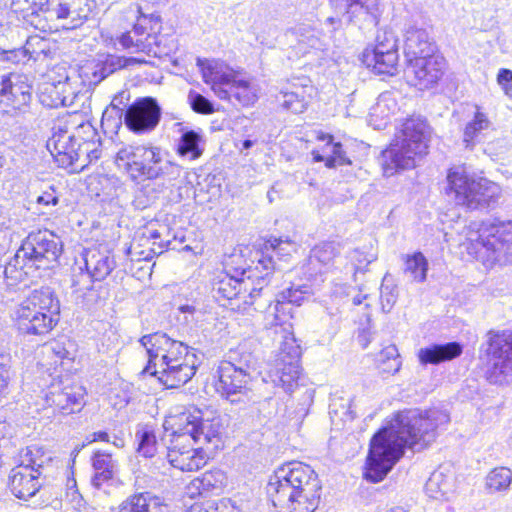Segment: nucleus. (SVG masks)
Wrapping results in <instances>:
<instances>
[{
  "label": "nucleus",
  "mask_w": 512,
  "mask_h": 512,
  "mask_svg": "<svg viewBox=\"0 0 512 512\" xmlns=\"http://www.w3.org/2000/svg\"><path fill=\"white\" fill-rule=\"evenodd\" d=\"M27 60L24 48L4 50L0 48V61L5 63L20 64Z\"/></svg>",
  "instance_id": "60"
},
{
  "label": "nucleus",
  "mask_w": 512,
  "mask_h": 512,
  "mask_svg": "<svg viewBox=\"0 0 512 512\" xmlns=\"http://www.w3.org/2000/svg\"><path fill=\"white\" fill-rule=\"evenodd\" d=\"M217 377L216 391L231 403L241 401V396L246 393L250 380L248 365L222 361L217 369Z\"/></svg>",
  "instance_id": "17"
},
{
  "label": "nucleus",
  "mask_w": 512,
  "mask_h": 512,
  "mask_svg": "<svg viewBox=\"0 0 512 512\" xmlns=\"http://www.w3.org/2000/svg\"><path fill=\"white\" fill-rule=\"evenodd\" d=\"M397 296L396 286L391 283L388 276H385L380 287V299L384 312H390L393 305L396 303Z\"/></svg>",
  "instance_id": "56"
},
{
  "label": "nucleus",
  "mask_w": 512,
  "mask_h": 512,
  "mask_svg": "<svg viewBox=\"0 0 512 512\" xmlns=\"http://www.w3.org/2000/svg\"><path fill=\"white\" fill-rule=\"evenodd\" d=\"M398 59L397 38L388 29L379 30L375 45L367 47L362 54L363 63L377 74L393 75L397 70Z\"/></svg>",
  "instance_id": "14"
},
{
  "label": "nucleus",
  "mask_w": 512,
  "mask_h": 512,
  "mask_svg": "<svg viewBox=\"0 0 512 512\" xmlns=\"http://www.w3.org/2000/svg\"><path fill=\"white\" fill-rule=\"evenodd\" d=\"M339 254L338 246L333 242H325L317 245L312 250L311 260H315L323 265H330Z\"/></svg>",
  "instance_id": "53"
},
{
  "label": "nucleus",
  "mask_w": 512,
  "mask_h": 512,
  "mask_svg": "<svg viewBox=\"0 0 512 512\" xmlns=\"http://www.w3.org/2000/svg\"><path fill=\"white\" fill-rule=\"evenodd\" d=\"M73 296L77 304L84 309L90 310L100 300V293L94 286L90 275L80 271L72 279Z\"/></svg>",
  "instance_id": "28"
},
{
  "label": "nucleus",
  "mask_w": 512,
  "mask_h": 512,
  "mask_svg": "<svg viewBox=\"0 0 512 512\" xmlns=\"http://www.w3.org/2000/svg\"><path fill=\"white\" fill-rule=\"evenodd\" d=\"M71 341L61 342L52 341L44 345L43 352L51 359L54 360L53 364L57 365L58 362L62 363L64 360H72L73 354L71 349L73 348Z\"/></svg>",
  "instance_id": "49"
},
{
  "label": "nucleus",
  "mask_w": 512,
  "mask_h": 512,
  "mask_svg": "<svg viewBox=\"0 0 512 512\" xmlns=\"http://www.w3.org/2000/svg\"><path fill=\"white\" fill-rule=\"evenodd\" d=\"M19 465L33 468L34 472L41 473L42 469L52 461L51 454L42 446H28L20 455Z\"/></svg>",
  "instance_id": "40"
},
{
  "label": "nucleus",
  "mask_w": 512,
  "mask_h": 512,
  "mask_svg": "<svg viewBox=\"0 0 512 512\" xmlns=\"http://www.w3.org/2000/svg\"><path fill=\"white\" fill-rule=\"evenodd\" d=\"M92 466L95 471L91 479L94 487L100 488L104 483L110 481L116 472V462L110 453L96 451L92 456Z\"/></svg>",
  "instance_id": "37"
},
{
  "label": "nucleus",
  "mask_w": 512,
  "mask_h": 512,
  "mask_svg": "<svg viewBox=\"0 0 512 512\" xmlns=\"http://www.w3.org/2000/svg\"><path fill=\"white\" fill-rule=\"evenodd\" d=\"M425 490L431 498L449 500L455 490L454 474L442 468L434 471L426 482Z\"/></svg>",
  "instance_id": "30"
},
{
  "label": "nucleus",
  "mask_w": 512,
  "mask_h": 512,
  "mask_svg": "<svg viewBox=\"0 0 512 512\" xmlns=\"http://www.w3.org/2000/svg\"><path fill=\"white\" fill-rule=\"evenodd\" d=\"M129 101L130 92L128 90H122L113 97L107 108H115V110H119V112L125 114L126 109L130 106Z\"/></svg>",
  "instance_id": "61"
},
{
  "label": "nucleus",
  "mask_w": 512,
  "mask_h": 512,
  "mask_svg": "<svg viewBox=\"0 0 512 512\" xmlns=\"http://www.w3.org/2000/svg\"><path fill=\"white\" fill-rule=\"evenodd\" d=\"M161 119V108L152 97L139 98L125 111L124 123L135 134L153 131Z\"/></svg>",
  "instance_id": "19"
},
{
  "label": "nucleus",
  "mask_w": 512,
  "mask_h": 512,
  "mask_svg": "<svg viewBox=\"0 0 512 512\" xmlns=\"http://www.w3.org/2000/svg\"><path fill=\"white\" fill-rule=\"evenodd\" d=\"M351 291L352 288L346 284H333L329 288L327 298L321 300L329 315L339 313L340 306L346 302Z\"/></svg>",
  "instance_id": "42"
},
{
  "label": "nucleus",
  "mask_w": 512,
  "mask_h": 512,
  "mask_svg": "<svg viewBox=\"0 0 512 512\" xmlns=\"http://www.w3.org/2000/svg\"><path fill=\"white\" fill-rule=\"evenodd\" d=\"M115 163L137 182L174 177L180 172L160 147L150 144L124 145L117 151Z\"/></svg>",
  "instance_id": "5"
},
{
  "label": "nucleus",
  "mask_w": 512,
  "mask_h": 512,
  "mask_svg": "<svg viewBox=\"0 0 512 512\" xmlns=\"http://www.w3.org/2000/svg\"><path fill=\"white\" fill-rule=\"evenodd\" d=\"M296 34L300 50L306 52V48L321 49V41L313 29L301 26L296 29Z\"/></svg>",
  "instance_id": "55"
},
{
  "label": "nucleus",
  "mask_w": 512,
  "mask_h": 512,
  "mask_svg": "<svg viewBox=\"0 0 512 512\" xmlns=\"http://www.w3.org/2000/svg\"><path fill=\"white\" fill-rule=\"evenodd\" d=\"M149 39H154L150 34L145 38V40L141 38H136L131 35V33H125L120 37V44L126 48L135 47L136 51L149 52L151 42H148Z\"/></svg>",
  "instance_id": "59"
},
{
  "label": "nucleus",
  "mask_w": 512,
  "mask_h": 512,
  "mask_svg": "<svg viewBox=\"0 0 512 512\" xmlns=\"http://www.w3.org/2000/svg\"><path fill=\"white\" fill-rule=\"evenodd\" d=\"M59 310L50 288L34 290L15 311L17 328L25 335H45L57 324Z\"/></svg>",
  "instance_id": "8"
},
{
  "label": "nucleus",
  "mask_w": 512,
  "mask_h": 512,
  "mask_svg": "<svg viewBox=\"0 0 512 512\" xmlns=\"http://www.w3.org/2000/svg\"><path fill=\"white\" fill-rule=\"evenodd\" d=\"M202 78L220 99H227L226 87L231 83L236 72L222 61L197 58Z\"/></svg>",
  "instance_id": "23"
},
{
  "label": "nucleus",
  "mask_w": 512,
  "mask_h": 512,
  "mask_svg": "<svg viewBox=\"0 0 512 512\" xmlns=\"http://www.w3.org/2000/svg\"><path fill=\"white\" fill-rule=\"evenodd\" d=\"M428 262L421 252L407 256L405 260L404 273L416 282L426 280Z\"/></svg>",
  "instance_id": "44"
},
{
  "label": "nucleus",
  "mask_w": 512,
  "mask_h": 512,
  "mask_svg": "<svg viewBox=\"0 0 512 512\" xmlns=\"http://www.w3.org/2000/svg\"><path fill=\"white\" fill-rule=\"evenodd\" d=\"M59 202V198L56 195V191L53 187H50L49 190L44 191L41 195L37 197L36 203L44 206H55Z\"/></svg>",
  "instance_id": "62"
},
{
  "label": "nucleus",
  "mask_w": 512,
  "mask_h": 512,
  "mask_svg": "<svg viewBox=\"0 0 512 512\" xmlns=\"http://www.w3.org/2000/svg\"><path fill=\"white\" fill-rule=\"evenodd\" d=\"M445 60L442 56L408 58L405 76L410 85L420 90L432 88L442 78L445 70Z\"/></svg>",
  "instance_id": "18"
},
{
  "label": "nucleus",
  "mask_w": 512,
  "mask_h": 512,
  "mask_svg": "<svg viewBox=\"0 0 512 512\" xmlns=\"http://www.w3.org/2000/svg\"><path fill=\"white\" fill-rule=\"evenodd\" d=\"M145 61L136 57H124L117 55H107L104 60L97 63L92 75L96 82H101L114 72L135 64H141Z\"/></svg>",
  "instance_id": "35"
},
{
  "label": "nucleus",
  "mask_w": 512,
  "mask_h": 512,
  "mask_svg": "<svg viewBox=\"0 0 512 512\" xmlns=\"http://www.w3.org/2000/svg\"><path fill=\"white\" fill-rule=\"evenodd\" d=\"M265 313L267 325L283 326L288 324L289 328H291V324L288 321L292 318V307L279 295L276 296L273 303H269Z\"/></svg>",
  "instance_id": "41"
},
{
  "label": "nucleus",
  "mask_w": 512,
  "mask_h": 512,
  "mask_svg": "<svg viewBox=\"0 0 512 512\" xmlns=\"http://www.w3.org/2000/svg\"><path fill=\"white\" fill-rule=\"evenodd\" d=\"M225 475L221 470H211L202 474L201 477L194 479L189 489H195L199 494L220 489L225 482Z\"/></svg>",
  "instance_id": "43"
},
{
  "label": "nucleus",
  "mask_w": 512,
  "mask_h": 512,
  "mask_svg": "<svg viewBox=\"0 0 512 512\" xmlns=\"http://www.w3.org/2000/svg\"><path fill=\"white\" fill-rule=\"evenodd\" d=\"M25 268L30 269L24 265L22 258L17 259V253L14 257L4 266L3 276L8 287H14L20 282L24 281L28 275V271Z\"/></svg>",
  "instance_id": "45"
},
{
  "label": "nucleus",
  "mask_w": 512,
  "mask_h": 512,
  "mask_svg": "<svg viewBox=\"0 0 512 512\" xmlns=\"http://www.w3.org/2000/svg\"><path fill=\"white\" fill-rule=\"evenodd\" d=\"M512 481V472L506 467L493 469L486 477V488L491 492L506 490Z\"/></svg>",
  "instance_id": "48"
},
{
  "label": "nucleus",
  "mask_w": 512,
  "mask_h": 512,
  "mask_svg": "<svg viewBox=\"0 0 512 512\" xmlns=\"http://www.w3.org/2000/svg\"><path fill=\"white\" fill-rule=\"evenodd\" d=\"M435 45L426 29L410 24L404 33V54L408 58L434 55Z\"/></svg>",
  "instance_id": "26"
},
{
  "label": "nucleus",
  "mask_w": 512,
  "mask_h": 512,
  "mask_svg": "<svg viewBox=\"0 0 512 512\" xmlns=\"http://www.w3.org/2000/svg\"><path fill=\"white\" fill-rule=\"evenodd\" d=\"M314 290L311 285L292 284L289 288L283 290L278 295L290 305L300 306L303 301L307 300L310 296L314 295Z\"/></svg>",
  "instance_id": "51"
},
{
  "label": "nucleus",
  "mask_w": 512,
  "mask_h": 512,
  "mask_svg": "<svg viewBox=\"0 0 512 512\" xmlns=\"http://www.w3.org/2000/svg\"><path fill=\"white\" fill-rule=\"evenodd\" d=\"M492 123L488 116L480 111L476 110L473 119L469 121L464 129L463 142L466 148L472 149L474 145L480 140V136L486 130L491 127Z\"/></svg>",
  "instance_id": "39"
},
{
  "label": "nucleus",
  "mask_w": 512,
  "mask_h": 512,
  "mask_svg": "<svg viewBox=\"0 0 512 512\" xmlns=\"http://www.w3.org/2000/svg\"><path fill=\"white\" fill-rule=\"evenodd\" d=\"M188 101L193 111L200 114H212L215 109L213 103L200 93L191 90Z\"/></svg>",
  "instance_id": "57"
},
{
  "label": "nucleus",
  "mask_w": 512,
  "mask_h": 512,
  "mask_svg": "<svg viewBox=\"0 0 512 512\" xmlns=\"http://www.w3.org/2000/svg\"><path fill=\"white\" fill-rule=\"evenodd\" d=\"M164 429L161 441L167 449V460L174 468L191 472L206 465L208 455L202 447L195 448L194 445L211 443L217 434L200 411L171 416L165 421Z\"/></svg>",
  "instance_id": "2"
},
{
  "label": "nucleus",
  "mask_w": 512,
  "mask_h": 512,
  "mask_svg": "<svg viewBox=\"0 0 512 512\" xmlns=\"http://www.w3.org/2000/svg\"><path fill=\"white\" fill-rule=\"evenodd\" d=\"M40 477L41 473L34 472L33 468L18 464L9 473L8 487L15 497L28 500L41 488Z\"/></svg>",
  "instance_id": "24"
},
{
  "label": "nucleus",
  "mask_w": 512,
  "mask_h": 512,
  "mask_svg": "<svg viewBox=\"0 0 512 512\" xmlns=\"http://www.w3.org/2000/svg\"><path fill=\"white\" fill-rule=\"evenodd\" d=\"M448 193L454 194L457 205L470 210L490 209L500 195V187L483 177H474L467 174L463 167L449 170L447 175Z\"/></svg>",
  "instance_id": "9"
},
{
  "label": "nucleus",
  "mask_w": 512,
  "mask_h": 512,
  "mask_svg": "<svg viewBox=\"0 0 512 512\" xmlns=\"http://www.w3.org/2000/svg\"><path fill=\"white\" fill-rule=\"evenodd\" d=\"M199 364L200 360L197 355H188L179 362H168L163 366L152 368L151 372L142 371V374L155 376L166 388L174 389L191 380Z\"/></svg>",
  "instance_id": "20"
},
{
  "label": "nucleus",
  "mask_w": 512,
  "mask_h": 512,
  "mask_svg": "<svg viewBox=\"0 0 512 512\" xmlns=\"http://www.w3.org/2000/svg\"><path fill=\"white\" fill-rule=\"evenodd\" d=\"M295 250L294 244L281 238H270L264 247L255 252L254 269L260 275L259 283H269V277L275 270H281V262H287Z\"/></svg>",
  "instance_id": "16"
},
{
  "label": "nucleus",
  "mask_w": 512,
  "mask_h": 512,
  "mask_svg": "<svg viewBox=\"0 0 512 512\" xmlns=\"http://www.w3.org/2000/svg\"><path fill=\"white\" fill-rule=\"evenodd\" d=\"M153 500L148 492H140L129 496L118 506V512H151L150 505Z\"/></svg>",
  "instance_id": "46"
},
{
  "label": "nucleus",
  "mask_w": 512,
  "mask_h": 512,
  "mask_svg": "<svg viewBox=\"0 0 512 512\" xmlns=\"http://www.w3.org/2000/svg\"><path fill=\"white\" fill-rule=\"evenodd\" d=\"M124 114L115 108H106L101 119V127L105 131L117 132L122 126Z\"/></svg>",
  "instance_id": "58"
},
{
  "label": "nucleus",
  "mask_w": 512,
  "mask_h": 512,
  "mask_svg": "<svg viewBox=\"0 0 512 512\" xmlns=\"http://www.w3.org/2000/svg\"><path fill=\"white\" fill-rule=\"evenodd\" d=\"M241 278L227 272L218 274L212 282V295L223 307H229L235 311H245L248 307L256 305L255 309L260 310L264 305L258 302L265 283H259L260 275L254 267L248 270L243 269Z\"/></svg>",
  "instance_id": "7"
},
{
  "label": "nucleus",
  "mask_w": 512,
  "mask_h": 512,
  "mask_svg": "<svg viewBox=\"0 0 512 512\" xmlns=\"http://www.w3.org/2000/svg\"><path fill=\"white\" fill-rule=\"evenodd\" d=\"M312 87L306 85L294 86L291 90L281 91L277 96L280 106L293 113H302L306 110Z\"/></svg>",
  "instance_id": "34"
},
{
  "label": "nucleus",
  "mask_w": 512,
  "mask_h": 512,
  "mask_svg": "<svg viewBox=\"0 0 512 512\" xmlns=\"http://www.w3.org/2000/svg\"><path fill=\"white\" fill-rule=\"evenodd\" d=\"M61 239L47 229L30 232L17 250V259L36 270L53 267L62 253Z\"/></svg>",
  "instance_id": "11"
},
{
  "label": "nucleus",
  "mask_w": 512,
  "mask_h": 512,
  "mask_svg": "<svg viewBox=\"0 0 512 512\" xmlns=\"http://www.w3.org/2000/svg\"><path fill=\"white\" fill-rule=\"evenodd\" d=\"M138 440L137 452L145 458L153 457L158 450V442L153 430L145 428L136 433Z\"/></svg>",
  "instance_id": "50"
},
{
  "label": "nucleus",
  "mask_w": 512,
  "mask_h": 512,
  "mask_svg": "<svg viewBox=\"0 0 512 512\" xmlns=\"http://www.w3.org/2000/svg\"><path fill=\"white\" fill-rule=\"evenodd\" d=\"M31 85L28 77L19 73L0 74V102L16 110L25 111L31 98Z\"/></svg>",
  "instance_id": "22"
},
{
  "label": "nucleus",
  "mask_w": 512,
  "mask_h": 512,
  "mask_svg": "<svg viewBox=\"0 0 512 512\" xmlns=\"http://www.w3.org/2000/svg\"><path fill=\"white\" fill-rule=\"evenodd\" d=\"M205 143L201 132L195 130L183 131L177 144V153L188 160H196L203 154Z\"/></svg>",
  "instance_id": "36"
},
{
  "label": "nucleus",
  "mask_w": 512,
  "mask_h": 512,
  "mask_svg": "<svg viewBox=\"0 0 512 512\" xmlns=\"http://www.w3.org/2000/svg\"><path fill=\"white\" fill-rule=\"evenodd\" d=\"M225 510H227V508L223 505L214 506L212 503H194L185 512H225Z\"/></svg>",
  "instance_id": "63"
},
{
  "label": "nucleus",
  "mask_w": 512,
  "mask_h": 512,
  "mask_svg": "<svg viewBox=\"0 0 512 512\" xmlns=\"http://www.w3.org/2000/svg\"><path fill=\"white\" fill-rule=\"evenodd\" d=\"M23 48L27 59L34 61L43 60L51 53L49 40L38 35L30 36Z\"/></svg>",
  "instance_id": "47"
},
{
  "label": "nucleus",
  "mask_w": 512,
  "mask_h": 512,
  "mask_svg": "<svg viewBox=\"0 0 512 512\" xmlns=\"http://www.w3.org/2000/svg\"><path fill=\"white\" fill-rule=\"evenodd\" d=\"M322 485L316 472L298 461L280 466L266 487L279 512H314L320 503Z\"/></svg>",
  "instance_id": "3"
},
{
  "label": "nucleus",
  "mask_w": 512,
  "mask_h": 512,
  "mask_svg": "<svg viewBox=\"0 0 512 512\" xmlns=\"http://www.w3.org/2000/svg\"><path fill=\"white\" fill-rule=\"evenodd\" d=\"M225 90L228 93L226 100H231L233 97L242 106L253 105L258 99L257 85L248 79L241 78L238 73Z\"/></svg>",
  "instance_id": "33"
},
{
  "label": "nucleus",
  "mask_w": 512,
  "mask_h": 512,
  "mask_svg": "<svg viewBox=\"0 0 512 512\" xmlns=\"http://www.w3.org/2000/svg\"><path fill=\"white\" fill-rule=\"evenodd\" d=\"M78 132L87 134V138H82V142L78 143V161L85 157L88 163L97 161L102 156V142L98 136L97 130L89 123H81L78 125Z\"/></svg>",
  "instance_id": "31"
},
{
  "label": "nucleus",
  "mask_w": 512,
  "mask_h": 512,
  "mask_svg": "<svg viewBox=\"0 0 512 512\" xmlns=\"http://www.w3.org/2000/svg\"><path fill=\"white\" fill-rule=\"evenodd\" d=\"M140 343L148 355V363L143 372H151L152 368L163 366L168 362H179L188 355H196V349L170 338L166 333L156 332L144 335L140 338Z\"/></svg>",
  "instance_id": "12"
},
{
  "label": "nucleus",
  "mask_w": 512,
  "mask_h": 512,
  "mask_svg": "<svg viewBox=\"0 0 512 512\" xmlns=\"http://www.w3.org/2000/svg\"><path fill=\"white\" fill-rule=\"evenodd\" d=\"M77 146L75 133L62 128L54 132L47 141V149L62 167L72 166L78 161Z\"/></svg>",
  "instance_id": "25"
},
{
  "label": "nucleus",
  "mask_w": 512,
  "mask_h": 512,
  "mask_svg": "<svg viewBox=\"0 0 512 512\" xmlns=\"http://www.w3.org/2000/svg\"><path fill=\"white\" fill-rule=\"evenodd\" d=\"M481 352L486 363L485 375L491 384L501 385L512 379V331L490 330Z\"/></svg>",
  "instance_id": "10"
},
{
  "label": "nucleus",
  "mask_w": 512,
  "mask_h": 512,
  "mask_svg": "<svg viewBox=\"0 0 512 512\" xmlns=\"http://www.w3.org/2000/svg\"><path fill=\"white\" fill-rule=\"evenodd\" d=\"M50 0H12V8L15 12H21L25 15H34L44 12L49 18L48 2Z\"/></svg>",
  "instance_id": "52"
},
{
  "label": "nucleus",
  "mask_w": 512,
  "mask_h": 512,
  "mask_svg": "<svg viewBox=\"0 0 512 512\" xmlns=\"http://www.w3.org/2000/svg\"><path fill=\"white\" fill-rule=\"evenodd\" d=\"M300 357L301 347L296 339L293 336L286 337L268 373L269 381L277 387H282L286 393H292L298 386Z\"/></svg>",
  "instance_id": "13"
},
{
  "label": "nucleus",
  "mask_w": 512,
  "mask_h": 512,
  "mask_svg": "<svg viewBox=\"0 0 512 512\" xmlns=\"http://www.w3.org/2000/svg\"><path fill=\"white\" fill-rule=\"evenodd\" d=\"M326 138L328 139L327 148L331 152V155L326 158V167L333 168L336 165L351 164L350 159L346 157L343 151L342 144L339 142L333 143L331 135H328Z\"/></svg>",
  "instance_id": "54"
},
{
  "label": "nucleus",
  "mask_w": 512,
  "mask_h": 512,
  "mask_svg": "<svg viewBox=\"0 0 512 512\" xmlns=\"http://www.w3.org/2000/svg\"><path fill=\"white\" fill-rule=\"evenodd\" d=\"M430 135V127L424 118L412 116L406 119L395 141L382 153L384 175L390 177L400 169L414 168L417 158L427 153Z\"/></svg>",
  "instance_id": "4"
},
{
  "label": "nucleus",
  "mask_w": 512,
  "mask_h": 512,
  "mask_svg": "<svg viewBox=\"0 0 512 512\" xmlns=\"http://www.w3.org/2000/svg\"><path fill=\"white\" fill-rule=\"evenodd\" d=\"M463 347L458 342H448L445 344H433L425 348H421L418 353L421 364H439L441 362L450 361L462 354Z\"/></svg>",
  "instance_id": "29"
},
{
  "label": "nucleus",
  "mask_w": 512,
  "mask_h": 512,
  "mask_svg": "<svg viewBox=\"0 0 512 512\" xmlns=\"http://www.w3.org/2000/svg\"><path fill=\"white\" fill-rule=\"evenodd\" d=\"M45 402L65 415L80 412L85 404L84 389L60 380L51 384L49 392L45 395Z\"/></svg>",
  "instance_id": "21"
},
{
  "label": "nucleus",
  "mask_w": 512,
  "mask_h": 512,
  "mask_svg": "<svg viewBox=\"0 0 512 512\" xmlns=\"http://www.w3.org/2000/svg\"><path fill=\"white\" fill-rule=\"evenodd\" d=\"M397 109L398 105L393 94L390 92L381 93L370 109V122L377 128L385 126L390 115L394 114Z\"/></svg>",
  "instance_id": "38"
},
{
  "label": "nucleus",
  "mask_w": 512,
  "mask_h": 512,
  "mask_svg": "<svg viewBox=\"0 0 512 512\" xmlns=\"http://www.w3.org/2000/svg\"><path fill=\"white\" fill-rule=\"evenodd\" d=\"M449 421V415L438 409L405 410L396 414L370 441L365 478L374 483L382 481L406 447L417 451L425 448Z\"/></svg>",
  "instance_id": "1"
},
{
  "label": "nucleus",
  "mask_w": 512,
  "mask_h": 512,
  "mask_svg": "<svg viewBox=\"0 0 512 512\" xmlns=\"http://www.w3.org/2000/svg\"><path fill=\"white\" fill-rule=\"evenodd\" d=\"M48 9L50 19L69 20V28L81 25L89 11L87 0H50Z\"/></svg>",
  "instance_id": "27"
},
{
  "label": "nucleus",
  "mask_w": 512,
  "mask_h": 512,
  "mask_svg": "<svg viewBox=\"0 0 512 512\" xmlns=\"http://www.w3.org/2000/svg\"><path fill=\"white\" fill-rule=\"evenodd\" d=\"M498 84L504 89L506 94H509V85L512 83V71L502 68L497 75Z\"/></svg>",
  "instance_id": "64"
},
{
  "label": "nucleus",
  "mask_w": 512,
  "mask_h": 512,
  "mask_svg": "<svg viewBox=\"0 0 512 512\" xmlns=\"http://www.w3.org/2000/svg\"><path fill=\"white\" fill-rule=\"evenodd\" d=\"M339 17H328L326 23L334 26L346 23H353L359 28H367L378 24L377 0H330ZM336 29V27H333Z\"/></svg>",
  "instance_id": "15"
},
{
  "label": "nucleus",
  "mask_w": 512,
  "mask_h": 512,
  "mask_svg": "<svg viewBox=\"0 0 512 512\" xmlns=\"http://www.w3.org/2000/svg\"><path fill=\"white\" fill-rule=\"evenodd\" d=\"M463 245L484 264H512V222H483L468 233Z\"/></svg>",
  "instance_id": "6"
},
{
  "label": "nucleus",
  "mask_w": 512,
  "mask_h": 512,
  "mask_svg": "<svg viewBox=\"0 0 512 512\" xmlns=\"http://www.w3.org/2000/svg\"><path fill=\"white\" fill-rule=\"evenodd\" d=\"M115 267V260L108 253L88 251L85 256V268L93 281L105 279Z\"/></svg>",
  "instance_id": "32"
}]
</instances>
